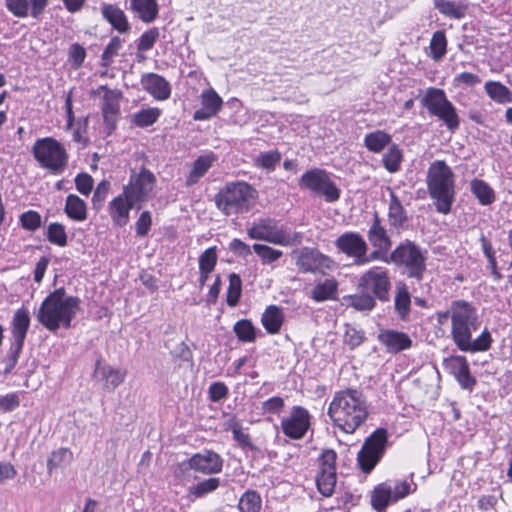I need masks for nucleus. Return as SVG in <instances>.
<instances>
[{"mask_svg":"<svg viewBox=\"0 0 512 512\" xmlns=\"http://www.w3.org/2000/svg\"><path fill=\"white\" fill-rule=\"evenodd\" d=\"M248 235L251 239L263 240L284 246L297 245L302 241L300 233H287L283 229L277 228L275 221L272 219H264L254 224L248 229Z\"/></svg>","mask_w":512,"mask_h":512,"instance_id":"9b49d317","label":"nucleus"},{"mask_svg":"<svg viewBox=\"0 0 512 512\" xmlns=\"http://www.w3.org/2000/svg\"><path fill=\"white\" fill-rule=\"evenodd\" d=\"M336 460L337 453L333 449H324L318 458L320 471L316 476V484L319 492L325 497L331 496L335 489Z\"/></svg>","mask_w":512,"mask_h":512,"instance_id":"4468645a","label":"nucleus"},{"mask_svg":"<svg viewBox=\"0 0 512 512\" xmlns=\"http://www.w3.org/2000/svg\"><path fill=\"white\" fill-rule=\"evenodd\" d=\"M141 85L156 100H167L171 95L170 83L161 75L146 73L141 77Z\"/></svg>","mask_w":512,"mask_h":512,"instance_id":"b1692460","label":"nucleus"},{"mask_svg":"<svg viewBox=\"0 0 512 512\" xmlns=\"http://www.w3.org/2000/svg\"><path fill=\"white\" fill-rule=\"evenodd\" d=\"M253 250L261 258L263 264H271L283 255L281 250L274 249L264 244H254Z\"/></svg>","mask_w":512,"mask_h":512,"instance_id":"5fc2aeb1","label":"nucleus"},{"mask_svg":"<svg viewBox=\"0 0 512 512\" xmlns=\"http://www.w3.org/2000/svg\"><path fill=\"white\" fill-rule=\"evenodd\" d=\"M73 454L68 448H59L53 451L47 460V472L51 475L53 470L71 463Z\"/></svg>","mask_w":512,"mask_h":512,"instance_id":"79ce46f5","label":"nucleus"},{"mask_svg":"<svg viewBox=\"0 0 512 512\" xmlns=\"http://www.w3.org/2000/svg\"><path fill=\"white\" fill-rule=\"evenodd\" d=\"M394 308L402 321L408 320L411 309V296L408 287L404 283H399L396 286Z\"/></svg>","mask_w":512,"mask_h":512,"instance_id":"72a5a7b5","label":"nucleus"},{"mask_svg":"<svg viewBox=\"0 0 512 512\" xmlns=\"http://www.w3.org/2000/svg\"><path fill=\"white\" fill-rule=\"evenodd\" d=\"M450 313L452 340L460 351L476 353L490 349L493 339L487 328L476 339H472V332L478 328V315L469 302L453 301Z\"/></svg>","mask_w":512,"mask_h":512,"instance_id":"f257e3e1","label":"nucleus"},{"mask_svg":"<svg viewBox=\"0 0 512 512\" xmlns=\"http://www.w3.org/2000/svg\"><path fill=\"white\" fill-rule=\"evenodd\" d=\"M126 372L113 368L111 365L98 359L95 363L93 379L103 382V389L113 392L125 380Z\"/></svg>","mask_w":512,"mask_h":512,"instance_id":"aec40b11","label":"nucleus"},{"mask_svg":"<svg viewBox=\"0 0 512 512\" xmlns=\"http://www.w3.org/2000/svg\"><path fill=\"white\" fill-rule=\"evenodd\" d=\"M377 340L389 354L400 353L410 349L413 345V341L407 333L394 329H381Z\"/></svg>","mask_w":512,"mask_h":512,"instance_id":"6ab92c4d","label":"nucleus"},{"mask_svg":"<svg viewBox=\"0 0 512 512\" xmlns=\"http://www.w3.org/2000/svg\"><path fill=\"white\" fill-rule=\"evenodd\" d=\"M281 158L282 155L278 150H270L260 153L255 160V164L258 167L272 171L281 161Z\"/></svg>","mask_w":512,"mask_h":512,"instance_id":"603ef678","label":"nucleus"},{"mask_svg":"<svg viewBox=\"0 0 512 512\" xmlns=\"http://www.w3.org/2000/svg\"><path fill=\"white\" fill-rule=\"evenodd\" d=\"M365 336L364 333L360 330H357L355 327L349 326L345 333V343L351 348L354 349L360 346L364 342Z\"/></svg>","mask_w":512,"mask_h":512,"instance_id":"774afa93","label":"nucleus"},{"mask_svg":"<svg viewBox=\"0 0 512 512\" xmlns=\"http://www.w3.org/2000/svg\"><path fill=\"white\" fill-rule=\"evenodd\" d=\"M367 237L374 248L390 250L392 246L391 238L386 228L382 225L378 212L374 213L373 223L368 230Z\"/></svg>","mask_w":512,"mask_h":512,"instance_id":"bb28decb","label":"nucleus"},{"mask_svg":"<svg viewBox=\"0 0 512 512\" xmlns=\"http://www.w3.org/2000/svg\"><path fill=\"white\" fill-rule=\"evenodd\" d=\"M452 169L443 160H436L427 172V188L429 195L435 200L437 212H451L455 200V180Z\"/></svg>","mask_w":512,"mask_h":512,"instance_id":"20e7f679","label":"nucleus"},{"mask_svg":"<svg viewBox=\"0 0 512 512\" xmlns=\"http://www.w3.org/2000/svg\"><path fill=\"white\" fill-rule=\"evenodd\" d=\"M46 237L51 244L64 247L67 245L68 237L63 224L52 222L48 225Z\"/></svg>","mask_w":512,"mask_h":512,"instance_id":"de8ad7c7","label":"nucleus"},{"mask_svg":"<svg viewBox=\"0 0 512 512\" xmlns=\"http://www.w3.org/2000/svg\"><path fill=\"white\" fill-rule=\"evenodd\" d=\"M39 165L54 175H60L68 165L69 155L62 143L52 137L37 139L31 150Z\"/></svg>","mask_w":512,"mask_h":512,"instance_id":"423d86ee","label":"nucleus"},{"mask_svg":"<svg viewBox=\"0 0 512 512\" xmlns=\"http://www.w3.org/2000/svg\"><path fill=\"white\" fill-rule=\"evenodd\" d=\"M299 187L323 196L325 201L333 203L339 200L341 191L323 169L313 168L306 171L299 179Z\"/></svg>","mask_w":512,"mask_h":512,"instance_id":"9d476101","label":"nucleus"},{"mask_svg":"<svg viewBox=\"0 0 512 512\" xmlns=\"http://www.w3.org/2000/svg\"><path fill=\"white\" fill-rule=\"evenodd\" d=\"M223 462L222 457L215 451L204 450L180 462L176 473L185 474L190 470H194L206 475L217 474L222 471Z\"/></svg>","mask_w":512,"mask_h":512,"instance_id":"ddd939ff","label":"nucleus"},{"mask_svg":"<svg viewBox=\"0 0 512 512\" xmlns=\"http://www.w3.org/2000/svg\"><path fill=\"white\" fill-rule=\"evenodd\" d=\"M220 486V479L210 477L204 479L190 487V493L196 498L204 497L205 495L214 492Z\"/></svg>","mask_w":512,"mask_h":512,"instance_id":"8fccbe9b","label":"nucleus"},{"mask_svg":"<svg viewBox=\"0 0 512 512\" xmlns=\"http://www.w3.org/2000/svg\"><path fill=\"white\" fill-rule=\"evenodd\" d=\"M233 331L241 342H254L256 339V328L251 320L241 319L233 326Z\"/></svg>","mask_w":512,"mask_h":512,"instance_id":"a18cd8bd","label":"nucleus"},{"mask_svg":"<svg viewBox=\"0 0 512 512\" xmlns=\"http://www.w3.org/2000/svg\"><path fill=\"white\" fill-rule=\"evenodd\" d=\"M86 58L85 49L78 43H73L69 48V61L73 68H79L82 66Z\"/></svg>","mask_w":512,"mask_h":512,"instance_id":"0e129e2a","label":"nucleus"},{"mask_svg":"<svg viewBox=\"0 0 512 512\" xmlns=\"http://www.w3.org/2000/svg\"><path fill=\"white\" fill-rule=\"evenodd\" d=\"M328 415L341 430L349 434L354 433L368 416L363 393L357 389L337 392L328 407Z\"/></svg>","mask_w":512,"mask_h":512,"instance_id":"7ed1b4c3","label":"nucleus"},{"mask_svg":"<svg viewBox=\"0 0 512 512\" xmlns=\"http://www.w3.org/2000/svg\"><path fill=\"white\" fill-rule=\"evenodd\" d=\"M311 426V415L302 406H293L289 415L282 418L281 429L285 436L293 440L302 439Z\"/></svg>","mask_w":512,"mask_h":512,"instance_id":"2eb2a0df","label":"nucleus"},{"mask_svg":"<svg viewBox=\"0 0 512 512\" xmlns=\"http://www.w3.org/2000/svg\"><path fill=\"white\" fill-rule=\"evenodd\" d=\"M155 182L154 174L143 167L137 175L131 176L129 184L123 187V192L136 203H141L148 199Z\"/></svg>","mask_w":512,"mask_h":512,"instance_id":"dca6fc26","label":"nucleus"},{"mask_svg":"<svg viewBox=\"0 0 512 512\" xmlns=\"http://www.w3.org/2000/svg\"><path fill=\"white\" fill-rule=\"evenodd\" d=\"M110 189V182L107 180H102L96 187L93 197H92V205L93 208L97 211L101 210Z\"/></svg>","mask_w":512,"mask_h":512,"instance_id":"bf43d9fd","label":"nucleus"},{"mask_svg":"<svg viewBox=\"0 0 512 512\" xmlns=\"http://www.w3.org/2000/svg\"><path fill=\"white\" fill-rule=\"evenodd\" d=\"M284 407V399L279 396H273L262 403L261 409L263 414L279 415L283 411Z\"/></svg>","mask_w":512,"mask_h":512,"instance_id":"e2e57ef3","label":"nucleus"},{"mask_svg":"<svg viewBox=\"0 0 512 512\" xmlns=\"http://www.w3.org/2000/svg\"><path fill=\"white\" fill-rule=\"evenodd\" d=\"M391 281L388 271L375 266L359 278L357 290L367 292L380 302L390 300Z\"/></svg>","mask_w":512,"mask_h":512,"instance_id":"f8f14e48","label":"nucleus"},{"mask_svg":"<svg viewBox=\"0 0 512 512\" xmlns=\"http://www.w3.org/2000/svg\"><path fill=\"white\" fill-rule=\"evenodd\" d=\"M471 192L483 206L492 204L495 201L494 190L481 179H473L470 183Z\"/></svg>","mask_w":512,"mask_h":512,"instance_id":"e433bc0d","label":"nucleus"},{"mask_svg":"<svg viewBox=\"0 0 512 512\" xmlns=\"http://www.w3.org/2000/svg\"><path fill=\"white\" fill-rule=\"evenodd\" d=\"M389 260L397 267H404L408 278L421 281L426 271V256L413 241L406 239L390 254Z\"/></svg>","mask_w":512,"mask_h":512,"instance_id":"0eeeda50","label":"nucleus"},{"mask_svg":"<svg viewBox=\"0 0 512 512\" xmlns=\"http://www.w3.org/2000/svg\"><path fill=\"white\" fill-rule=\"evenodd\" d=\"M402 159V151L398 145L392 144L388 151L383 155L382 162L388 172L395 173L400 169Z\"/></svg>","mask_w":512,"mask_h":512,"instance_id":"c03bdc74","label":"nucleus"},{"mask_svg":"<svg viewBox=\"0 0 512 512\" xmlns=\"http://www.w3.org/2000/svg\"><path fill=\"white\" fill-rule=\"evenodd\" d=\"M408 214L398 196L390 189V202L388 207V222L391 228L398 232L408 222Z\"/></svg>","mask_w":512,"mask_h":512,"instance_id":"cd10ccee","label":"nucleus"},{"mask_svg":"<svg viewBox=\"0 0 512 512\" xmlns=\"http://www.w3.org/2000/svg\"><path fill=\"white\" fill-rule=\"evenodd\" d=\"M217 263L216 247L206 249L199 257V270L212 272Z\"/></svg>","mask_w":512,"mask_h":512,"instance_id":"13d9d810","label":"nucleus"},{"mask_svg":"<svg viewBox=\"0 0 512 512\" xmlns=\"http://www.w3.org/2000/svg\"><path fill=\"white\" fill-rule=\"evenodd\" d=\"M130 8L145 23L153 22L159 11L156 0H131Z\"/></svg>","mask_w":512,"mask_h":512,"instance_id":"2f4dec72","label":"nucleus"},{"mask_svg":"<svg viewBox=\"0 0 512 512\" xmlns=\"http://www.w3.org/2000/svg\"><path fill=\"white\" fill-rule=\"evenodd\" d=\"M261 322L269 334L278 333L284 322V313L282 308L276 305L268 306L262 314Z\"/></svg>","mask_w":512,"mask_h":512,"instance_id":"7c9ffc66","label":"nucleus"},{"mask_svg":"<svg viewBox=\"0 0 512 512\" xmlns=\"http://www.w3.org/2000/svg\"><path fill=\"white\" fill-rule=\"evenodd\" d=\"M296 254V265L302 272H315L322 267H327L328 257L317 249L303 247Z\"/></svg>","mask_w":512,"mask_h":512,"instance_id":"5701e85b","label":"nucleus"},{"mask_svg":"<svg viewBox=\"0 0 512 512\" xmlns=\"http://www.w3.org/2000/svg\"><path fill=\"white\" fill-rule=\"evenodd\" d=\"M388 444V432L385 428H377L369 435L357 454V463L364 473H370L380 462Z\"/></svg>","mask_w":512,"mask_h":512,"instance_id":"1a4fd4ad","label":"nucleus"},{"mask_svg":"<svg viewBox=\"0 0 512 512\" xmlns=\"http://www.w3.org/2000/svg\"><path fill=\"white\" fill-rule=\"evenodd\" d=\"M20 223L23 229L34 232L42 225L41 215L34 210H29L20 215Z\"/></svg>","mask_w":512,"mask_h":512,"instance_id":"4d7b16f0","label":"nucleus"},{"mask_svg":"<svg viewBox=\"0 0 512 512\" xmlns=\"http://www.w3.org/2000/svg\"><path fill=\"white\" fill-rule=\"evenodd\" d=\"M346 306L353 307L357 311H371L376 306V300L371 294L358 290V293L347 295L343 298Z\"/></svg>","mask_w":512,"mask_h":512,"instance_id":"c9c22d12","label":"nucleus"},{"mask_svg":"<svg viewBox=\"0 0 512 512\" xmlns=\"http://www.w3.org/2000/svg\"><path fill=\"white\" fill-rule=\"evenodd\" d=\"M100 89L105 91L101 107L102 113L120 114L121 93L111 90L107 86H101Z\"/></svg>","mask_w":512,"mask_h":512,"instance_id":"37998d69","label":"nucleus"},{"mask_svg":"<svg viewBox=\"0 0 512 512\" xmlns=\"http://www.w3.org/2000/svg\"><path fill=\"white\" fill-rule=\"evenodd\" d=\"M392 141L391 136L382 130L368 133L364 138L365 147L374 153H380Z\"/></svg>","mask_w":512,"mask_h":512,"instance_id":"4c0bfd02","label":"nucleus"},{"mask_svg":"<svg viewBox=\"0 0 512 512\" xmlns=\"http://www.w3.org/2000/svg\"><path fill=\"white\" fill-rule=\"evenodd\" d=\"M102 17L121 34H127L131 30V25L128 19L118 6L113 4L103 3L101 6Z\"/></svg>","mask_w":512,"mask_h":512,"instance_id":"a878e982","label":"nucleus"},{"mask_svg":"<svg viewBox=\"0 0 512 512\" xmlns=\"http://www.w3.org/2000/svg\"><path fill=\"white\" fill-rule=\"evenodd\" d=\"M443 367L458 381L460 387L472 391L477 381L471 375L467 359L461 355H454L443 360Z\"/></svg>","mask_w":512,"mask_h":512,"instance_id":"a211bd4d","label":"nucleus"},{"mask_svg":"<svg viewBox=\"0 0 512 512\" xmlns=\"http://www.w3.org/2000/svg\"><path fill=\"white\" fill-rule=\"evenodd\" d=\"M214 161V154L199 156L193 162L192 169L186 177L185 185L187 187L195 185L207 173Z\"/></svg>","mask_w":512,"mask_h":512,"instance_id":"c756f323","label":"nucleus"},{"mask_svg":"<svg viewBox=\"0 0 512 512\" xmlns=\"http://www.w3.org/2000/svg\"><path fill=\"white\" fill-rule=\"evenodd\" d=\"M64 212L73 221H85L87 219V204L79 196L69 194L66 197Z\"/></svg>","mask_w":512,"mask_h":512,"instance_id":"473e14b6","label":"nucleus"},{"mask_svg":"<svg viewBox=\"0 0 512 512\" xmlns=\"http://www.w3.org/2000/svg\"><path fill=\"white\" fill-rule=\"evenodd\" d=\"M80 304L79 297L67 295L66 289L60 287L45 297L36 313V318L51 332H56L61 327L69 329L80 310Z\"/></svg>","mask_w":512,"mask_h":512,"instance_id":"f03ea898","label":"nucleus"},{"mask_svg":"<svg viewBox=\"0 0 512 512\" xmlns=\"http://www.w3.org/2000/svg\"><path fill=\"white\" fill-rule=\"evenodd\" d=\"M257 191L246 182L227 183L215 195L216 207L226 216L248 212L254 205Z\"/></svg>","mask_w":512,"mask_h":512,"instance_id":"39448f33","label":"nucleus"},{"mask_svg":"<svg viewBox=\"0 0 512 512\" xmlns=\"http://www.w3.org/2000/svg\"><path fill=\"white\" fill-rule=\"evenodd\" d=\"M242 292V280L236 273L229 275V286L227 289L226 302L230 307L238 304Z\"/></svg>","mask_w":512,"mask_h":512,"instance_id":"09e8293b","label":"nucleus"},{"mask_svg":"<svg viewBox=\"0 0 512 512\" xmlns=\"http://www.w3.org/2000/svg\"><path fill=\"white\" fill-rule=\"evenodd\" d=\"M262 499L256 490L245 491L239 499V512H260Z\"/></svg>","mask_w":512,"mask_h":512,"instance_id":"a19ab883","label":"nucleus"},{"mask_svg":"<svg viewBox=\"0 0 512 512\" xmlns=\"http://www.w3.org/2000/svg\"><path fill=\"white\" fill-rule=\"evenodd\" d=\"M420 102L429 114L442 121L450 132L454 133L459 129L460 119L456 108L447 98L444 90L430 87L426 90Z\"/></svg>","mask_w":512,"mask_h":512,"instance_id":"6e6552de","label":"nucleus"},{"mask_svg":"<svg viewBox=\"0 0 512 512\" xmlns=\"http://www.w3.org/2000/svg\"><path fill=\"white\" fill-rule=\"evenodd\" d=\"M447 39L444 31H436L430 41L431 57L440 60L446 53Z\"/></svg>","mask_w":512,"mask_h":512,"instance_id":"3c124183","label":"nucleus"},{"mask_svg":"<svg viewBox=\"0 0 512 512\" xmlns=\"http://www.w3.org/2000/svg\"><path fill=\"white\" fill-rule=\"evenodd\" d=\"M159 38V29L153 27L147 31H145L137 42V51L138 52H146L153 48L154 44Z\"/></svg>","mask_w":512,"mask_h":512,"instance_id":"6e6d98bb","label":"nucleus"},{"mask_svg":"<svg viewBox=\"0 0 512 512\" xmlns=\"http://www.w3.org/2000/svg\"><path fill=\"white\" fill-rule=\"evenodd\" d=\"M94 180L91 175L85 172L78 173L75 177V186L79 193L88 196L93 189Z\"/></svg>","mask_w":512,"mask_h":512,"instance_id":"680f3d73","label":"nucleus"},{"mask_svg":"<svg viewBox=\"0 0 512 512\" xmlns=\"http://www.w3.org/2000/svg\"><path fill=\"white\" fill-rule=\"evenodd\" d=\"M161 110L158 108L142 109L135 113L132 122L135 126L145 128L153 125L160 117Z\"/></svg>","mask_w":512,"mask_h":512,"instance_id":"49530a36","label":"nucleus"},{"mask_svg":"<svg viewBox=\"0 0 512 512\" xmlns=\"http://www.w3.org/2000/svg\"><path fill=\"white\" fill-rule=\"evenodd\" d=\"M208 393L212 402H219L228 396L229 390L224 382L218 381L210 385Z\"/></svg>","mask_w":512,"mask_h":512,"instance_id":"338daca9","label":"nucleus"},{"mask_svg":"<svg viewBox=\"0 0 512 512\" xmlns=\"http://www.w3.org/2000/svg\"><path fill=\"white\" fill-rule=\"evenodd\" d=\"M335 245L339 251L349 257H353L356 264L367 263L365 254L367 253L368 246L365 239L360 234L356 232H346L336 239Z\"/></svg>","mask_w":512,"mask_h":512,"instance_id":"f3484780","label":"nucleus"},{"mask_svg":"<svg viewBox=\"0 0 512 512\" xmlns=\"http://www.w3.org/2000/svg\"><path fill=\"white\" fill-rule=\"evenodd\" d=\"M338 284L334 279H325L315 285L311 291V297L316 302L333 299L337 292Z\"/></svg>","mask_w":512,"mask_h":512,"instance_id":"58836bf2","label":"nucleus"},{"mask_svg":"<svg viewBox=\"0 0 512 512\" xmlns=\"http://www.w3.org/2000/svg\"><path fill=\"white\" fill-rule=\"evenodd\" d=\"M392 499V486L381 483L376 486L371 495V505L378 512H384Z\"/></svg>","mask_w":512,"mask_h":512,"instance_id":"f704fd0d","label":"nucleus"},{"mask_svg":"<svg viewBox=\"0 0 512 512\" xmlns=\"http://www.w3.org/2000/svg\"><path fill=\"white\" fill-rule=\"evenodd\" d=\"M123 40L119 36H114L111 38L108 45L105 47L102 55H101V66L109 67L113 58L118 55L119 49L122 47Z\"/></svg>","mask_w":512,"mask_h":512,"instance_id":"864d4df0","label":"nucleus"},{"mask_svg":"<svg viewBox=\"0 0 512 512\" xmlns=\"http://www.w3.org/2000/svg\"><path fill=\"white\" fill-rule=\"evenodd\" d=\"M202 107L193 114L196 121L208 120L218 114L223 105L222 98L213 88L203 90L201 93Z\"/></svg>","mask_w":512,"mask_h":512,"instance_id":"412c9836","label":"nucleus"},{"mask_svg":"<svg viewBox=\"0 0 512 512\" xmlns=\"http://www.w3.org/2000/svg\"><path fill=\"white\" fill-rule=\"evenodd\" d=\"M23 347L10 345L9 351L7 353L6 358L4 359L5 368H4V374H10L12 370L15 368L19 356L22 352Z\"/></svg>","mask_w":512,"mask_h":512,"instance_id":"69168bd1","label":"nucleus"},{"mask_svg":"<svg viewBox=\"0 0 512 512\" xmlns=\"http://www.w3.org/2000/svg\"><path fill=\"white\" fill-rule=\"evenodd\" d=\"M6 8L18 18L29 15V0H5Z\"/></svg>","mask_w":512,"mask_h":512,"instance_id":"052dcab7","label":"nucleus"},{"mask_svg":"<svg viewBox=\"0 0 512 512\" xmlns=\"http://www.w3.org/2000/svg\"><path fill=\"white\" fill-rule=\"evenodd\" d=\"M138 203L122 192L109 203V214L116 226L123 227L129 222V213Z\"/></svg>","mask_w":512,"mask_h":512,"instance_id":"4be33fe9","label":"nucleus"},{"mask_svg":"<svg viewBox=\"0 0 512 512\" xmlns=\"http://www.w3.org/2000/svg\"><path fill=\"white\" fill-rule=\"evenodd\" d=\"M487 95L495 102L505 104L512 102V92L502 83L497 81H488L485 83Z\"/></svg>","mask_w":512,"mask_h":512,"instance_id":"ea45409f","label":"nucleus"},{"mask_svg":"<svg viewBox=\"0 0 512 512\" xmlns=\"http://www.w3.org/2000/svg\"><path fill=\"white\" fill-rule=\"evenodd\" d=\"M30 326V314L27 309H18L11 321V345L23 347Z\"/></svg>","mask_w":512,"mask_h":512,"instance_id":"393cba45","label":"nucleus"},{"mask_svg":"<svg viewBox=\"0 0 512 512\" xmlns=\"http://www.w3.org/2000/svg\"><path fill=\"white\" fill-rule=\"evenodd\" d=\"M434 7L445 17L451 19H462L468 10V3L454 0H433Z\"/></svg>","mask_w":512,"mask_h":512,"instance_id":"c85d7f7f","label":"nucleus"}]
</instances>
